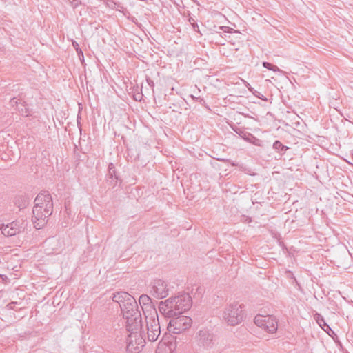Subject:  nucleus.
Here are the masks:
<instances>
[{"label": "nucleus", "mask_w": 353, "mask_h": 353, "mask_svg": "<svg viewBox=\"0 0 353 353\" xmlns=\"http://www.w3.org/2000/svg\"><path fill=\"white\" fill-rule=\"evenodd\" d=\"M197 345L203 350H208L214 346V334L207 328L201 329L196 334Z\"/></svg>", "instance_id": "6e6552de"}, {"label": "nucleus", "mask_w": 353, "mask_h": 353, "mask_svg": "<svg viewBox=\"0 0 353 353\" xmlns=\"http://www.w3.org/2000/svg\"><path fill=\"white\" fill-rule=\"evenodd\" d=\"M249 136H250L252 139H254L255 141H252L250 138H245V139L247 140L249 142L254 143L255 145H258L257 141H259V140L256 139V137H254V136H252L250 134H249Z\"/></svg>", "instance_id": "5701e85b"}, {"label": "nucleus", "mask_w": 353, "mask_h": 353, "mask_svg": "<svg viewBox=\"0 0 353 353\" xmlns=\"http://www.w3.org/2000/svg\"><path fill=\"white\" fill-rule=\"evenodd\" d=\"M72 46L74 47V49H76L77 47H79V46L76 41H72Z\"/></svg>", "instance_id": "c85d7f7f"}, {"label": "nucleus", "mask_w": 353, "mask_h": 353, "mask_svg": "<svg viewBox=\"0 0 353 353\" xmlns=\"http://www.w3.org/2000/svg\"><path fill=\"white\" fill-rule=\"evenodd\" d=\"M268 317V316H262V315L256 316L254 318V323L257 326L263 328L264 325H265V322H266Z\"/></svg>", "instance_id": "dca6fc26"}, {"label": "nucleus", "mask_w": 353, "mask_h": 353, "mask_svg": "<svg viewBox=\"0 0 353 353\" xmlns=\"http://www.w3.org/2000/svg\"><path fill=\"white\" fill-rule=\"evenodd\" d=\"M10 103L12 106H16V109L21 114L25 116L29 114V108L25 101L17 98H12Z\"/></svg>", "instance_id": "f8f14e48"}, {"label": "nucleus", "mask_w": 353, "mask_h": 353, "mask_svg": "<svg viewBox=\"0 0 353 353\" xmlns=\"http://www.w3.org/2000/svg\"><path fill=\"white\" fill-rule=\"evenodd\" d=\"M171 318L167 330L172 334H181L188 330L192 324V319L187 316L178 314Z\"/></svg>", "instance_id": "423d86ee"}, {"label": "nucleus", "mask_w": 353, "mask_h": 353, "mask_svg": "<svg viewBox=\"0 0 353 353\" xmlns=\"http://www.w3.org/2000/svg\"><path fill=\"white\" fill-rule=\"evenodd\" d=\"M254 96H256V97L263 100V101H266L267 99L263 97V94H261L260 92H257L256 90H254V91L253 92H252Z\"/></svg>", "instance_id": "4be33fe9"}, {"label": "nucleus", "mask_w": 353, "mask_h": 353, "mask_svg": "<svg viewBox=\"0 0 353 353\" xmlns=\"http://www.w3.org/2000/svg\"><path fill=\"white\" fill-rule=\"evenodd\" d=\"M273 148L279 152V151H283L287 150L288 148L287 146L283 145L279 141L276 140L273 143Z\"/></svg>", "instance_id": "f3484780"}, {"label": "nucleus", "mask_w": 353, "mask_h": 353, "mask_svg": "<svg viewBox=\"0 0 353 353\" xmlns=\"http://www.w3.org/2000/svg\"><path fill=\"white\" fill-rule=\"evenodd\" d=\"M41 214L42 216L41 219H43V222H44V226L46 225L47 223V221H48V218L50 216V215H48L46 214V210H41Z\"/></svg>", "instance_id": "412c9836"}, {"label": "nucleus", "mask_w": 353, "mask_h": 353, "mask_svg": "<svg viewBox=\"0 0 353 353\" xmlns=\"http://www.w3.org/2000/svg\"><path fill=\"white\" fill-rule=\"evenodd\" d=\"M73 8H77L81 4V0H67Z\"/></svg>", "instance_id": "aec40b11"}, {"label": "nucleus", "mask_w": 353, "mask_h": 353, "mask_svg": "<svg viewBox=\"0 0 353 353\" xmlns=\"http://www.w3.org/2000/svg\"><path fill=\"white\" fill-rule=\"evenodd\" d=\"M139 303L145 317L146 315L156 316V314H158L152 299L148 295H141L139 299Z\"/></svg>", "instance_id": "9b49d317"}, {"label": "nucleus", "mask_w": 353, "mask_h": 353, "mask_svg": "<svg viewBox=\"0 0 353 353\" xmlns=\"http://www.w3.org/2000/svg\"><path fill=\"white\" fill-rule=\"evenodd\" d=\"M75 50L79 55L81 54L82 57H83V52H82L81 49L79 48V46L77 47V48Z\"/></svg>", "instance_id": "bb28decb"}, {"label": "nucleus", "mask_w": 353, "mask_h": 353, "mask_svg": "<svg viewBox=\"0 0 353 353\" xmlns=\"http://www.w3.org/2000/svg\"><path fill=\"white\" fill-rule=\"evenodd\" d=\"M189 21L194 27V24L196 23V21L192 17H190L189 18Z\"/></svg>", "instance_id": "cd10ccee"}, {"label": "nucleus", "mask_w": 353, "mask_h": 353, "mask_svg": "<svg viewBox=\"0 0 353 353\" xmlns=\"http://www.w3.org/2000/svg\"><path fill=\"white\" fill-rule=\"evenodd\" d=\"M132 295L125 292H118L113 294L112 301L118 303L120 305V303H124L125 300H127Z\"/></svg>", "instance_id": "4468645a"}, {"label": "nucleus", "mask_w": 353, "mask_h": 353, "mask_svg": "<svg viewBox=\"0 0 353 353\" xmlns=\"http://www.w3.org/2000/svg\"><path fill=\"white\" fill-rule=\"evenodd\" d=\"M277 328L278 324L276 319L272 316H268L263 329L270 333H274L277 330Z\"/></svg>", "instance_id": "ddd939ff"}, {"label": "nucleus", "mask_w": 353, "mask_h": 353, "mask_svg": "<svg viewBox=\"0 0 353 353\" xmlns=\"http://www.w3.org/2000/svg\"><path fill=\"white\" fill-rule=\"evenodd\" d=\"M322 329L325 332H326L328 334H330V331L333 332L332 330V329L330 328V327L327 324L325 325V326H323V327H322Z\"/></svg>", "instance_id": "b1692460"}, {"label": "nucleus", "mask_w": 353, "mask_h": 353, "mask_svg": "<svg viewBox=\"0 0 353 353\" xmlns=\"http://www.w3.org/2000/svg\"><path fill=\"white\" fill-rule=\"evenodd\" d=\"M41 210H46V214L51 215L53 212V202L52 196L48 192L39 193L34 199V205L32 209V221L37 230L44 227L43 219H41Z\"/></svg>", "instance_id": "f03ea898"}, {"label": "nucleus", "mask_w": 353, "mask_h": 353, "mask_svg": "<svg viewBox=\"0 0 353 353\" xmlns=\"http://www.w3.org/2000/svg\"><path fill=\"white\" fill-rule=\"evenodd\" d=\"M130 332V334L127 339V351L130 353H139L144 347L145 341L143 336L138 335L137 330Z\"/></svg>", "instance_id": "1a4fd4ad"}, {"label": "nucleus", "mask_w": 353, "mask_h": 353, "mask_svg": "<svg viewBox=\"0 0 353 353\" xmlns=\"http://www.w3.org/2000/svg\"><path fill=\"white\" fill-rule=\"evenodd\" d=\"M24 230L23 221H15L1 228V233L6 236H12L19 234Z\"/></svg>", "instance_id": "9d476101"}, {"label": "nucleus", "mask_w": 353, "mask_h": 353, "mask_svg": "<svg viewBox=\"0 0 353 353\" xmlns=\"http://www.w3.org/2000/svg\"><path fill=\"white\" fill-rule=\"evenodd\" d=\"M148 288L150 294L156 299H162L169 294V283L161 279L152 280Z\"/></svg>", "instance_id": "0eeeda50"}, {"label": "nucleus", "mask_w": 353, "mask_h": 353, "mask_svg": "<svg viewBox=\"0 0 353 353\" xmlns=\"http://www.w3.org/2000/svg\"><path fill=\"white\" fill-rule=\"evenodd\" d=\"M75 50L79 55L81 54L82 57H83V52H82L81 49L79 48V46L77 47V48Z\"/></svg>", "instance_id": "a878e982"}, {"label": "nucleus", "mask_w": 353, "mask_h": 353, "mask_svg": "<svg viewBox=\"0 0 353 353\" xmlns=\"http://www.w3.org/2000/svg\"><path fill=\"white\" fill-rule=\"evenodd\" d=\"M192 304L191 296L188 293H179L159 303V311L165 317L170 318L188 310Z\"/></svg>", "instance_id": "f257e3e1"}, {"label": "nucleus", "mask_w": 353, "mask_h": 353, "mask_svg": "<svg viewBox=\"0 0 353 353\" xmlns=\"http://www.w3.org/2000/svg\"><path fill=\"white\" fill-rule=\"evenodd\" d=\"M107 176V181H109L111 184H113L114 182H117V180L118 179V176H117L116 173V169L112 163H110L108 165V174Z\"/></svg>", "instance_id": "2eb2a0df"}, {"label": "nucleus", "mask_w": 353, "mask_h": 353, "mask_svg": "<svg viewBox=\"0 0 353 353\" xmlns=\"http://www.w3.org/2000/svg\"><path fill=\"white\" fill-rule=\"evenodd\" d=\"M314 319L321 328L327 324L324 318L318 313L314 315Z\"/></svg>", "instance_id": "a211bd4d"}, {"label": "nucleus", "mask_w": 353, "mask_h": 353, "mask_svg": "<svg viewBox=\"0 0 353 353\" xmlns=\"http://www.w3.org/2000/svg\"><path fill=\"white\" fill-rule=\"evenodd\" d=\"M145 329H142V334H145L146 332L147 339L150 342L156 341L161 334V327L159 321L158 314L156 316L146 315L145 317Z\"/></svg>", "instance_id": "39448f33"}, {"label": "nucleus", "mask_w": 353, "mask_h": 353, "mask_svg": "<svg viewBox=\"0 0 353 353\" xmlns=\"http://www.w3.org/2000/svg\"><path fill=\"white\" fill-rule=\"evenodd\" d=\"M120 307L126 321V330L132 332L138 330L141 326V314L136 299L131 296L124 303H120Z\"/></svg>", "instance_id": "7ed1b4c3"}, {"label": "nucleus", "mask_w": 353, "mask_h": 353, "mask_svg": "<svg viewBox=\"0 0 353 353\" xmlns=\"http://www.w3.org/2000/svg\"><path fill=\"white\" fill-rule=\"evenodd\" d=\"M263 66L264 68H265L270 70H272L274 72H280V70L279 69V68L277 66L274 65L269 62L263 61Z\"/></svg>", "instance_id": "6ab92c4d"}, {"label": "nucleus", "mask_w": 353, "mask_h": 353, "mask_svg": "<svg viewBox=\"0 0 353 353\" xmlns=\"http://www.w3.org/2000/svg\"><path fill=\"white\" fill-rule=\"evenodd\" d=\"M245 82V85L247 87V88L251 92H253L254 91V89L251 87V85L248 83V82Z\"/></svg>", "instance_id": "393cba45"}, {"label": "nucleus", "mask_w": 353, "mask_h": 353, "mask_svg": "<svg viewBox=\"0 0 353 353\" xmlns=\"http://www.w3.org/2000/svg\"><path fill=\"white\" fill-rule=\"evenodd\" d=\"M241 305L237 303L227 305L222 313L223 320L228 325L235 326L243 320Z\"/></svg>", "instance_id": "20e7f679"}]
</instances>
